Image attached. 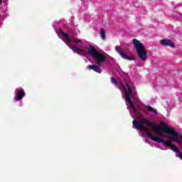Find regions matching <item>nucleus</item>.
Listing matches in <instances>:
<instances>
[{
  "instance_id": "nucleus-1",
  "label": "nucleus",
  "mask_w": 182,
  "mask_h": 182,
  "mask_svg": "<svg viewBox=\"0 0 182 182\" xmlns=\"http://www.w3.org/2000/svg\"><path fill=\"white\" fill-rule=\"evenodd\" d=\"M114 86L117 89H120V86L124 88L125 91V102L129 109V105L131 106V109L133 110L134 116L139 119V122L134 119L132 122L133 129L136 130H141L146 132V134L149 139L153 140V141H157V143H162L164 146L169 147L172 151L176 153V157H180L182 160V154L180 152V149L176 145H173V141L176 143L181 144L182 137L178 139V132L174 131V129L168 128L165 130V132H161V129H158L154 123L147 120V119L142 117L144 110L141 109V107L137 104V100L133 92L136 87L133 82L130 80V77L127 73H124L122 75V81H119L114 79Z\"/></svg>"
},
{
  "instance_id": "nucleus-2",
  "label": "nucleus",
  "mask_w": 182,
  "mask_h": 182,
  "mask_svg": "<svg viewBox=\"0 0 182 182\" xmlns=\"http://www.w3.org/2000/svg\"><path fill=\"white\" fill-rule=\"evenodd\" d=\"M55 31L59 38H64L67 41H65V43L68 46H69L70 49H72L73 52H78V55H83V53H89L90 56L92 58L96 65H88L87 68L90 69V70H94L97 73H102V65L103 63H109V58H106L105 54L100 53L96 50V48L92 46H89L87 48V50L85 49H80L83 46V42L80 39L77 38H70L69 34L63 32L62 28H59L58 31L55 28Z\"/></svg>"
},
{
  "instance_id": "nucleus-3",
  "label": "nucleus",
  "mask_w": 182,
  "mask_h": 182,
  "mask_svg": "<svg viewBox=\"0 0 182 182\" xmlns=\"http://www.w3.org/2000/svg\"><path fill=\"white\" fill-rule=\"evenodd\" d=\"M132 42L134 43L138 58H139L142 62H146V60H147V51L144 48V45L136 38H134Z\"/></svg>"
},
{
  "instance_id": "nucleus-4",
  "label": "nucleus",
  "mask_w": 182,
  "mask_h": 182,
  "mask_svg": "<svg viewBox=\"0 0 182 182\" xmlns=\"http://www.w3.org/2000/svg\"><path fill=\"white\" fill-rule=\"evenodd\" d=\"M115 50L119 53L122 59H125L126 60H134V58L129 56L127 54L124 53V51L119 50L117 47H115Z\"/></svg>"
},
{
  "instance_id": "nucleus-5",
  "label": "nucleus",
  "mask_w": 182,
  "mask_h": 182,
  "mask_svg": "<svg viewBox=\"0 0 182 182\" xmlns=\"http://www.w3.org/2000/svg\"><path fill=\"white\" fill-rule=\"evenodd\" d=\"M160 43L162 46H171V48H174L176 46L174 43H173V41L168 39L161 40Z\"/></svg>"
},
{
  "instance_id": "nucleus-6",
  "label": "nucleus",
  "mask_w": 182,
  "mask_h": 182,
  "mask_svg": "<svg viewBox=\"0 0 182 182\" xmlns=\"http://www.w3.org/2000/svg\"><path fill=\"white\" fill-rule=\"evenodd\" d=\"M72 38H75V36H77V34L79 33V29H77V26H74L70 27L68 29Z\"/></svg>"
},
{
  "instance_id": "nucleus-7",
  "label": "nucleus",
  "mask_w": 182,
  "mask_h": 182,
  "mask_svg": "<svg viewBox=\"0 0 182 182\" xmlns=\"http://www.w3.org/2000/svg\"><path fill=\"white\" fill-rule=\"evenodd\" d=\"M22 97H23V91L18 90L16 100H21Z\"/></svg>"
},
{
  "instance_id": "nucleus-8",
  "label": "nucleus",
  "mask_w": 182,
  "mask_h": 182,
  "mask_svg": "<svg viewBox=\"0 0 182 182\" xmlns=\"http://www.w3.org/2000/svg\"><path fill=\"white\" fill-rule=\"evenodd\" d=\"M100 35L101 39H102L103 41L106 39V31H105V28H101Z\"/></svg>"
},
{
  "instance_id": "nucleus-9",
  "label": "nucleus",
  "mask_w": 182,
  "mask_h": 182,
  "mask_svg": "<svg viewBox=\"0 0 182 182\" xmlns=\"http://www.w3.org/2000/svg\"><path fill=\"white\" fill-rule=\"evenodd\" d=\"M147 110L149 112H152V113H155V114H157V110L154 109L151 106H148L147 107Z\"/></svg>"
},
{
  "instance_id": "nucleus-10",
  "label": "nucleus",
  "mask_w": 182,
  "mask_h": 182,
  "mask_svg": "<svg viewBox=\"0 0 182 182\" xmlns=\"http://www.w3.org/2000/svg\"><path fill=\"white\" fill-rule=\"evenodd\" d=\"M166 105L170 109H173V107H174V102H171L169 104L168 102L166 101Z\"/></svg>"
},
{
  "instance_id": "nucleus-11",
  "label": "nucleus",
  "mask_w": 182,
  "mask_h": 182,
  "mask_svg": "<svg viewBox=\"0 0 182 182\" xmlns=\"http://www.w3.org/2000/svg\"><path fill=\"white\" fill-rule=\"evenodd\" d=\"M83 59L85 60V62H89V58H87V56H83Z\"/></svg>"
},
{
  "instance_id": "nucleus-12",
  "label": "nucleus",
  "mask_w": 182,
  "mask_h": 182,
  "mask_svg": "<svg viewBox=\"0 0 182 182\" xmlns=\"http://www.w3.org/2000/svg\"><path fill=\"white\" fill-rule=\"evenodd\" d=\"M179 102H181L182 103V97H181L179 98Z\"/></svg>"
},
{
  "instance_id": "nucleus-13",
  "label": "nucleus",
  "mask_w": 182,
  "mask_h": 182,
  "mask_svg": "<svg viewBox=\"0 0 182 182\" xmlns=\"http://www.w3.org/2000/svg\"><path fill=\"white\" fill-rule=\"evenodd\" d=\"M132 117H133V119H134V117L132 114V113H130Z\"/></svg>"
},
{
  "instance_id": "nucleus-14",
  "label": "nucleus",
  "mask_w": 182,
  "mask_h": 182,
  "mask_svg": "<svg viewBox=\"0 0 182 182\" xmlns=\"http://www.w3.org/2000/svg\"><path fill=\"white\" fill-rule=\"evenodd\" d=\"M1 4H2V0H0V5H1Z\"/></svg>"
},
{
  "instance_id": "nucleus-15",
  "label": "nucleus",
  "mask_w": 182,
  "mask_h": 182,
  "mask_svg": "<svg viewBox=\"0 0 182 182\" xmlns=\"http://www.w3.org/2000/svg\"><path fill=\"white\" fill-rule=\"evenodd\" d=\"M145 141H146V143H147V140L146 139L145 140Z\"/></svg>"
},
{
  "instance_id": "nucleus-16",
  "label": "nucleus",
  "mask_w": 182,
  "mask_h": 182,
  "mask_svg": "<svg viewBox=\"0 0 182 182\" xmlns=\"http://www.w3.org/2000/svg\"><path fill=\"white\" fill-rule=\"evenodd\" d=\"M23 96H25V92H23Z\"/></svg>"
}]
</instances>
